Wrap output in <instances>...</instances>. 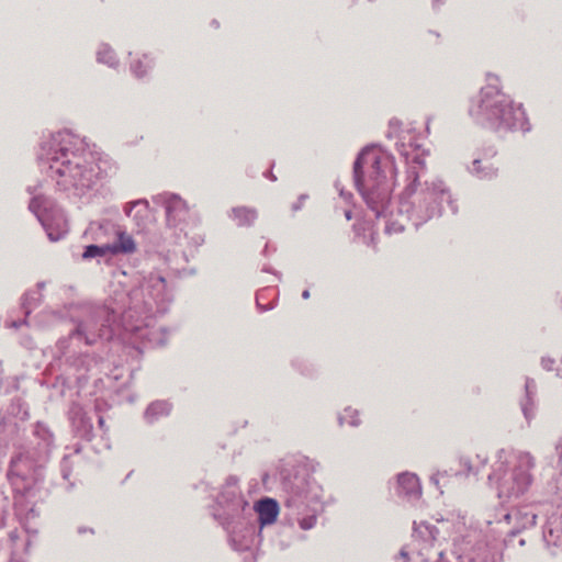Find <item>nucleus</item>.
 <instances>
[{"label": "nucleus", "mask_w": 562, "mask_h": 562, "mask_svg": "<svg viewBox=\"0 0 562 562\" xmlns=\"http://www.w3.org/2000/svg\"><path fill=\"white\" fill-rule=\"evenodd\" d=\"M353 173L358 191L369 207L379 214L392 192V179L396 176L394 162L379 150L367 148L357 158Z\"/></svg>", "instance_id": "nucleus-1"}, {"label": "nucleus", "mask_w": 562, "mask_h": 562, "mask_svg": "<svg viewBox=\"0 0 562 562\" xmlns=\"http://www.w3.org/2000/svg\"><path fill=\"white\" fill-rule=\"evenodd\" d=\"M480 108L491 112L494 116L507 121L512 112V102L508 97L501 93L495 87L482 89Z\"/></svg>", "instance_id": "nucleus-2"}, {"label": "nucleus", "mask_w": 562, "mask_h": 562, "mask_svg": "<svg viewBox=\"0 0 562 562\" xmlns=\"http://www.w3.org/2000/svg\"><path fill=\"white\" fill-rule=\"evenodd\" d=\"M49 169L59 177L58 183L65 188L69 186L76 188L88 186V182L83 180V170L77 164L72 165L69 160L59 161L57 158H54Z\"/></svg>", "instance_id": "nucleus-3"}, {"label": "nucleus", "mask_w": 562, "mask_h": 562, "mask_svg": "<svg viewBox=\"0 0 562 562\" xmlns=\"http://www.w3.org/2000/svg\"><path fill=\"white\" fill-rule=\"evenodd\" d=\"M255 509L258 513L261 526L273 524L280 513L279 504L273 498H263L256 503Z\"/></svg>", "instance_id": "nucleus-4"}, {"label": "nucleus", "mask_w": 562, "mask_h": 562, "mask_svg": "<svg viewBox=\"0 0 562 562\" xmlns=\"http://www.w3.org/2000/svg\"><path fill=\"white\" fill-rule=\"evenodd\" d=\"M233 218L239 226H248L257 220V212L254 209L246 206H238L232 211Z\"/></svg>", "instance_id": "nucleus-5"}, {"label": "nucleus", "mask_w": 562, "mask_h": 562, "mask_svg": "<svg viewBox=\"0 0 562 562\" xmlns=\"http://www.w3.org/2000/svg\"><path fill=\"white\" fill-rule=\"evenodd\" d=\"M112 247V255L119 252H131L135 249V244L132 237L125 233H117V240L113 244H110Z\"/></svg>", "instance_id": "nucleus-6"}, {"label": "nucleus", "mask_w": 562, "mask_h": 562, "mask_svg": "<svg viewBox=\"0 0 562 562\" xmlns=\"http://www.w3.org/2000/svg\"><path fill=\"white\" fill-rule=\"evenodd\" d=\"M169 413H170V405L164 401L154 402L146 409V416L149 419H154L158 416H166Z\"/></svg>", "instance_id": "nucleus-7"}, {"label": "nucleus", "mask_w": 562, "mask_h": 562, "mask_svg": "<svg viewBox=\"0 0 562 562\" xmlns=\"http://www.w3.org/2000/svg\"><path fill=\"white\" fill-rule=\"evenodd\" d=\"M187 206L183 200L178 196H170L166 201V212L169 217H176L179 213L186 212Z\"/></svg>", "instance_id": "nucleus-8"}, {"label": "nucleus", "mask_w": 562, "mask_h": 562, "mask_svg": "<svg viewBox=\"0 0 562 562\" xmlns=\"http://www.w3.org/2000/svg\"><path fill=\"white\" fill-rule=\"evenodd\" d=\"M109 254L112 255V247H110V244L102 246L90 245L86 248L83 252V258L102 257Z\"/></svg>", "instance_id": "nucleus-9"}, {"label": "nucleus", "mask_w": 562, "mask_h": 562, "mask_svg": "<svg viewBox=\"0 0 562 562\" xmlns=\"http://www.w3.org/2000/svg\"><path fill=\"white\" fill-rule=\"evenodd\" d=\"M398 483L400 485L406 486L409 490H414L415 487L418 486V479L414 474H401L398 476Z\"/></svg>", "instance_id": "nucleus-10"}, {"label": "nucleus", "mask_w": 562, "mask_h": 562, "mask_svg": "<svg viewBox=\"0 0 562 562\" xmlns=\"http://www.w3.org/2000/svg\"><path fill=\"white\" fill-rule=\"evenodd\" d=\"M98 60L112 66L114 64V53L110 48H104L98 53Z\"/></svg>", "instance_id": "nucleus-11"}, {"label": "nucleus", "mask_w": 562, "mask_h": 562, "mask_svg": "<svg viewBox=\"0 0 562 562\" xmlns=\"http://www.w3.org/2000/svg\"><path fill=\"white\" fill-rule=\"evenodd\" d=\"M315 518L314 517H311V518H304L300 521V526L302 529H310L314 526L315 524Z\"/></svg>", "instance_id": "nucleus-12"}, {"label": "nucleus", "mask_w": 562, "mask_h": 562, "mask_svg": "<svg viewBox=\"0 0 562 562\" xmlns=\"http://www.w3.org/2000/svg\"><path fill=\"white\" fill-rule=\"evenodd\" d=\"M308 296H310L308 291H304V292H303V297H304V299H307Z\"/></svg>", "instance_id": "nucleus-13"}, {"label": "nucleus", "mask_w": 562, "mask_h": 562, "mask_svg": "<svg viewBox=\"0 0 562 562\" xmlns=\"http://www.w3.org/2000/svg\"><path fill=\"white\" fill-rule=\"evenodd\" d=\"M135 205H137V202L132 203L131 209L134 207Z\"/></svg>", "instance_id": "nucleus-14"}, {"label": "nucleus", "mask_w": 562, "mask_h": 562, "mask_svg": "<svg viewBox=\"0 0 562 562\" xmlns=\"http://www.w3.org/2000/svg\"><path fill=\"white\" fill-rule=\"evenodd\" d=\"M346 217H347L348 220L350 218V213H349V212L346 214Z\"/></svg>", "instance_id": "nucleus-15"}, {"label": "nucleus", "mask_w": 562, "mask_h": 562, "mask_svg": "<svg viewBox=\"0 0 562 562\" xmlns=\"http://www.w3.org/2000/svg\"><path fill=\"white\" fill-rule=\"evenodd\" d=\"M352 412L350 409H346V414H351Z\"/></svg>", "instance_id": "nucleus-16"}]
</instances>
